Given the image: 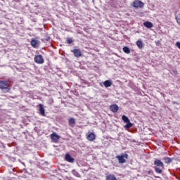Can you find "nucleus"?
Returning <instances> with one entry per match:
<instances>
[{"mask_svg":"<svg viewBox=\"0 0 180 180\" xmlns=\"http://www.w3.org/2000/svg\"><path fill=\"white\" fill-rule=\"evenodd\" d=\"M143 26H145V27H147V29H151V27H153V22H151L146 21L143 22Z\"/></svg>","mask_w":180,"mask_h":180,"instance_id":"f8f14e48","label":"nucleus"},{"mask_svg":"<svg viewBox=\"0 0 180 180\" xmlns=\"http://www.w3.org/2000/svg\"><path fill=\"white\" fill-rule=\"evenodd\" d=\"M72 175H74V176H76V178H81V175L75 169L72 170Z\"/></svg>","mask_w":180,"mask_h":180,"instance_id":"dca6fc26","label":"nucleus"},{"mask_svg":"<svg viewBox=\"0 0 180 180\" xmlns=\"http://www.w3.org/2000/svg\"><path fill=\"white\" fill-rule=\"evenodd\" d=\"M112 80H105L103 82V85L105 88H110V86H112Z\"/></svg>","mask_w":180,"mask_h":180,"instance_id":"ddd939ff","label":"nucleus"},{"mask_svg":"<svg viewBox=\"0 0 180 180\" xmlns=\"http://www.w3.org/2000/svg\"><path fill=\"white\" fill-rule=\"evenodd\" d=\"M155 176V178H157V179H161V177H160V176Z\"/></svg>","mask_w":180,"mask_h":180,"instance_id":"bb28decb","label":"nucleus"},{"mask_svg":"<svg viewBox=\"0 0 180 180\" xmlns=\"http://www.w3.org/2000/svg\"><path fill=\"white\" fill-rule=\"evenodd\" d=\"M163 160H165V164H171L173 159L171 158L165 157L163 158Z\"/></svg>","mask_w":180,"mask_h":180,"instance_id":"6ab92c4d","label":"nucleus"},{"mask_svg":"<svg viewBox=\"0 0 180 180\" xmlns=\"http://www.w3.org/2000/svg\"><path fill=\"white\" fill-rule=\"evenodd\" d=\"M39 43H40V41H39L38 40L32 39L31 41V46H32V47H34V49H37V47H39Z\"/></svg>","mask_w":180,"mask_h":180,"instance_id":"9d476101","label":"nucleus"},{"mask_svg":"<svg viewBox=\"0 0 180 180\" xmlns=\"http://www.w3.org/2000/svg\"><path fill=\"white\" fill-rule=\"evenodd\" d=\"M154 169L157 174H162L164 169V163L160 159L155 158L154 160Z\"/></svg>","mask_w":180,"mask_h":180,"instance_id":"f257e3e1","label":"nucleus"},{"mask_svg":"<svg viewBox=\"0 0 180 180\" xmlns=\"http://www.w3.org/2000/svg\"><path fill=\"white\" fill-rule=\"evenodd\" d=\"M148 175H151V174H153V170H149L148 172Z\"/></svg>","mask_w":180,"mask_h":180,"instance_id":"a878e982","label":"nucleus"},{"mask_svg":"<svg viewBox=\"0 0 180 180\" xmlns=\"http://www.w3.org/2000/svg\"><path fill=\"white\" fill-rule=\"evenodd\" d=\"M116 158L118 159L119 164H124V162H126V160L129 158V155L127 153H122L121 155H117Z\"/></svg>","mask_w":180,"mask_h":180,"instance_id":"7ed1b4c3","label":"nucleus"},{"mask_svg":"<svg viewBox=\"0 0 180 180\" xmlns=\"http://www.w3.org/2000/svg\"><path fill=\"white\" fill-rule=\"evenodd\" d=\"M65 161H68V162H70V164H74V161H75V159H74V158H72L70 153H67L65 155Z\"/></svg>","mask_w":180,"mask_h":180,"instance_id":"423d86ee","label":"nucleus"},{"mask_svg":"<svg viewBox=\"0 0 180 180\" xmlns=\"http://www.w3.org/2000/svg\"><path fill=\"white\" fill-rule=\"evenodd\" d=\"M126 124L124 126V129H126V130H128V129H130L131 127H133V123L130 122V121H129L128 122H125Z\"/></svg>","mask_w":180,"mask_h":180,"instance_id":"2eb2a0df","label":"nucleus"},{"mask_svg":"<svg viewBox=\"0 0 180 180\" xmlns=\"http://www.w3.org/2000/svg\"><path fill=\"white\" fill-rule=\"evenodd\" d=\"M122 120H123L124 123H127V122H130V120L126 115L122 116Z\"/></svg>","mask_w":180,"mask_h":180,"instance_id":"412c9836","label":"nucleus"},{"mask_svg":"<svg viewBox=\"0 0 180 180\" xmlns=\"http://www.w3.org/2000/svg\"><path fill=\"white\" fill-rule=\"evenodd\" d=\"M67 43H68V44H72V39H71V38L68 39H67Z\"/></svg>","mask_w":180,"mask_h":180,"instance_id":"b1692460","label":"nucleus"},{"mask_svg":"<svg viewBox=\"0 0 180 180\" xmlns=\"http://www.w3.org/2000/svg\"><path fill=\"white\" fill-rule=\"evenodd\" d=\"M72 53H74L75 57H77V58H79V57L82 56V53H81V50L79 49H74L72 51Z\"/></svg>","mask_w":180,"mask_h":180,"instance_id":"6e6552de","label":"nucleus"},{"mask_svg":"<svg viewBox=\"0 0 180 180\" xmlns=\"http://www.w3.org/2000/svg\"><path fill=\"white\" fill-rule=\"evenodd\" d=\"M96 136L94 135V134H90L87 136V140H89V141H94V140H95L96 139Z\"/></svg>","mask_w":180,"mask_h":180,"instance_id":"4468645a","label":"nucleus"},{"mask_svg":"<svg viewBox=\"0 0 180 180\" xmlns=\"http://www.w3.org/2000/svg\"><path fill=\"white\" fill-rule=\"evenodd\" d=\"M34 61L37 64H43L44 63V59L43 58V56L37 55L34 56Z\"/></svg>","mask_w":180,"mask_h":180,"instance_id":"39448f33","label":"nucleus"},{"mask_svg":"<svg viewBox=\"0 0 180 180\" xmlns=\"http://www.w3.org/2000/svg\"><path fill=\"white\" fill-rule=\"evenodd\" d=\"M136 46H138L139 49H143V41L138 40L136 41Z\"/></svg>","mask_w":180,"mask_h":180,"instance_id":"4be33fe9","label":"nucleus"},{"mask_svg":"<svg viewBox=\"0 0 180 180\" xmlns=\"http://www.w3.org/2000/svg\"><path fill=\"white\" fill-rule=\"evenodd\" d=\"M68 124L71 127H73L74 124H75V119L70 118L68 120Z\"/></svg>","mask_w":180,"mask_h":180,"instance_id":"a211bd4d","label":"nucleus"},{"mask_svg":"<svg viewBox=\"0 0 180 180\" xmlns=\"http://www.w3.org/2000/svg\"><path fill=\"white\" fill-rule=\"evenodd\" d=\"M176 46L178 47V49H180V42H179V41H177V42L176 43Z\"/></svg>","mask_w":180,"mask_h":180,"instance_id":"393cba45","label":"nucleus"},{"mask_svg":"<svg viewBox=\"0 0 180 180\" xmlns=\"http://www.w3.org/2000/svg\"><path fill=\"white\" fill-rule=\"evenodd\" d=\"M110 110L112 113H116L119 110V106L117 104H113L110 106Z\"/></svg>","mask_w":180,"mask_h":180,"instance_id":"1a4fd4ad","label":"nucleus"},{"mask_svg":"<svg viewBox=\"0 0 180 180\" xmlns=\"http://www.w3.org/2000/svg\"><path fill=\"white\" fill-rule=\"evenodd\" d=\"M11 82L8 80H0V89H2L3 92L8 93L11 91V88H9V85Z\"/></svg>","mask_w":180,"mask_h":180,"instance_id":"f03ea898","label":"nucleus"},{"mask_svg":"<svg viewBox=\"0 0 180 180\" xmlns=\"http://www.w3.org/2000/svg\"><path fill=\"white\" fill-rule=\"evenodd\" d=\"M133 8H143L144 6V3L140 0H135L132 4Z\"/></svg>","mask_w":180,"mask_h":180,"instance_id":"20e7f679","label":"nucleus"},{"mask_svg":"<svg viewBox=\"0 0 180 180\" xmlns=\"http://www.w3.org/2000/svg\"><path fill=\"white\" fill-rule=\"evenodd\" d=\"M39 108L40 115H41V116H46V110H44V107L43 104H39Z\"/></svg>","mask_w":180,"mask_h":180,"instance_id":"9b49d317","label":"nucleus"},{"mask_svg":"<svg viewBox=\"0 0 180 180\" xmlns=\"http://www.w3.org/2000/svg\"><path fill=\"white\" fill-rule=\"evenodd\" d=\"M46 40H47V41H49V40H50V37L47 38Z\"/></svg>","mask_w":180,"mask_h":180,"instance_id":"cd10ccee","label":"nucleus"},{"mask_svg":"<svg viewBox=\"0 0 180 180\" xmlns=\"http://www.w3.org/2000/svg\"><path fill=\"white\" fill-rule=\"evenodd\" d=\"M51 139L53 141L57 142L58 140H60V136L57 134V133L53 132L52 134H51Z\"/></svg>","mask_w":180,"mask_h":180,"instance_id":"0eeeda50","label":"nucleus"},{"mask_svg":"<svg viewBox=\"0 0 180 180\" xmlns=\"http://www.w3.org/2000/svg\"><path fill=\"white\" fill-rule=\"evenodd\" d=\"M106 180H117L116 176H115V174H109L106 176L105 178Z\"/></svg>","mask_w":180,"mask_h":180,"instance_id":"f3484780","label":"nucleus"},{"mask_svg":"<svg viewBox=\"0 0 180 180\" xmlns=\"http://www.w3.org/2000/svg\"><path fill=\"white\" fill-rule=\"evenodd\" d=\"M175 19L176 20V22L178 23V25H180V14H177L175 15Z\"/></svg>","mask_w":180,"mask_h":180,"instance_id":"5701e85b","label":"nucleus"},{"mask_svg":"<svg viewBox=\"0 0 180 180\" xmlns=\"http://www.w3.org/2000/svg\"><path fill=\"white\" fill-rule=\"evenodd\" d=\"M124 53H125V54H130V48L127 47V46H124L122 49Z\"/></svg>","mask_w":180,"mask_h":180,"instance_id":"aec40b11","label":"nucleus"}]
</instances>
